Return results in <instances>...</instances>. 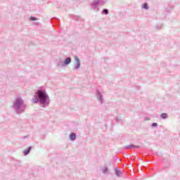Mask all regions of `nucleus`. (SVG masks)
Here are the masks:
<instances>
[{
	"label": "nucleus",
	"mask_w": 180,
	"mask_h": 180,
	"mask_svg": "<svg viewBox=\"0 0 180 180\" xmlns=\"http://www.w3.org/2000/svg\"><path fill=\"white\" fill-rule=\"evenodd\" d=\"M33 103H39L40 108H49L50 105V96L43 87H39L35 92L34 98H32Z\"/></svg>",
	"instance_id": "nucleus-1"
},
{
	"label": "nucleus",
	"mask_w": 180,
	"mask_h": 180,
	"mask_svg": "<svg viewBox=\"0 0 180 180\" xmlns=\"http://www.w3.org/2000/svg\"><path fill=\"white\" fill-rule=\"evenodd\" d=\"M26 104L21 97H17L13 102V109L15 110L17 115H20L21 113H25L26 110Z\"/></svg>",
	"instance_id": "nucleus-2"
},
{
	"label": "nucleus",
	"mask_w": 180,
	"mask_h": 180,
	"mask_svg": "<svg viewBox=\"0 0 180 180\" xmlns=\"http://www.w3.org/2000/svg\"><path fill=\"white\" fill-rule=\"evenodd\" d=\"M106 1L103 0H94L93 3L91 4V8L94 11V12H99V8L98 7V5H105Z\"/></svg>",
	"instance_id": "nucleus-3"
},
{
	"label": "nucleus",
	"mask_w": 180,
	"mask_h": 180,
	"mask_svg": "<svg viewBox=\"0 0 180 180\" xmlns=\"http://www.w3.org/2000/svg\"><path fill=\"white\" fill-rule=\"evenodd\" d=\"M96 98H97L99 103H101V105H103V96L102 95V93H101V91L97 89L96 91Z\"/></svg>",
	"instance_id": "nucleus-4"
},
{
	"label": "nucleus",
	"mask_w": 180,
	"mask_h": 180,
	"mask_svg": "<svg viewBox=\"0 0 180 180\" xmlns=\"http://www.w3.org/2000/svg\"><path fill=\"white\" fill-rule=\"evenodd\" d=\"M75 67L73 70H78L79 69V67H81V62L79 61V58L77 56H75Z\"/></svg>",
	"instance_id": "nucleus-5"
},
{
	"label": "nucleus",
	"mask_w": 180,
	"mask_h": 180,
	"mask_svg": "<svg viewBox=\"0 0 180 180\" xmlns=\"http://www.w3.org/2000/svg\"><path fill=\"white\" fill-rule=\"evenodd\" d=\"M51 22L53 26H60V19L57 18H51Z\"/></svg>",
	"instance_id": "nucleus-6"
},
{
	"label": "nucleus",
	"mask_w": 180,
	"mask_h": 180,
	"mask_svg": "<svg viewBox=\"0 0 180 180\" xmlns=\"http://www.w3.org/2000/svg\"><path fill=\"white\" fill-rule=\"evenodd\" d=\"M70 140L71 141H75V140H77V134L74 133V132H72L70 134Z\"/></svg>",
	"instance_id": "nucleus-7"
},
{
	"label": "nucleus",
	"mask_w": 180,
	"mask_h": 180,
	"mask_svg": "<svg viewBox=\"0 0 180 180\" xmlns=\"http://www.w3.org/2000/svg\"><path fill=\"white\" fill-rule=\"evenodd\" d=\"M32 150V146H29L27 149H25L23 151V155H29V154L30 153V151Z\"/></svg>",
	"instance_id": "nucleus-8"
},
{
	"label": "nucleus",
	"mask_w": 180,
	"mask_h": 180,
	"mask_svg": "<svg viewBox=\"0 0 180 180\" xmlns=\"http://www.w3.org/2000/svg\"><path fill=\"white\" fill-rule=\"evenodd\" d=\"M63 64H65V65H70V64H71V58L68 57L65 58L63 61Z\"/></svg>",
	"instance_id": "nucleus-9"
},
{
	"label": "nucleus",
	"mask_w": 180,
	"mask_h": 180,
	"mask_svg": "<svg viewBox=\"0 0 180 180\" xmlns=\"http://www.w3.org/2000/svg\"><path fill=\"white\" fill-rule=\"evenodd\" d=\"M125 148L127 150H129L130 148H140V146H136V145H133V144H131V145H128L125 147Z\"/></svg>",
	"instance_id": "nucleus-10"
},
{
	"label": "nucleus",
	"mask_w": 180,
	"mask_h": 180,
	"mask_svg": "<svg viewBox=\"0 0 180 180\" xmlns=\"http://www.w3.org/2000/svg\"><path fill=\"white\" fill-rule=\"evenodd\" d=\"M115 172L116 176H118V178L122 176V172H120L119 169H115Z\"/></svg>",
	"instance_id": "nucleus-11"
},
{
	"label": "nucleus",
	"mask_w": 180,
	"mask_h": 180,
	"mask_svg": "<svg viewBox=\"0 0 180 180\" xmlns=\"http://www.w3.org/2000/svg\"><path fill=\"white\" fill-rule=\"evenodd\" d=\"M160 117L161 119H168V114L165 113V112H163L160 115Z\"/></svg>",
	"instance_id": "nucleus-12"
},
{
	"label": "nucleus",
	"mask_w": 180,
	"mask_h": 180,
	"mask_svg": "<svg viewBox=\"0 0 180 180\" xmlns=\"http://www.w3.org/2000/svg\"><path fill=\"white\" fill-rule=\"evenodd\" d=\"M58 67H65V64H64V61H61L60 60L58 64H57Z\"/></svg>",
	"instance_id": "nucleus-13"
},
{
	"label": "nucleus",
	"mask_w": 180,
	"mask_h": 180,
	"mask_svg": "<svg viewBox=\"0 0 180 180\" xmlns=\"http://www.w3.org/2000/svg\"><path fill=\"white\" fill-rule=\"evenodd\" d=\"M102 13H104V15H109V10L107 8H103L102 11Z\"/></svg>",
	"instance_id": "nucleus-14"
},
{
	"label": "nucleus",
	"mask_w": 180,
	"mask_h": 180,
	"mask_svg": "<svg viewBox=\"0 0 180 180\" xmlns=\"http://www.w3.org/2000/svg\"><path fill=\"white\" fill-rule=\"evenodd\" d=\"M115 122L117 123H122L123 120H122V118L117 117L116 119H115Z\"/></svg>",
	"instance_id": "nucleus-15"
},
{
	"label": "nucleus",
	"mask_w": 180,
	"mask_h": 180,
	"mask_svg": "<svg viewBox=\"0 0 180 180\" xmlns=\"http://www.w3.org/2000/svg\"><path fill=\"white\" fill-rule=\"evenodd\" d=\"M142 8H143V9H146V11H148V4H147V3H145L143 4Z\"/></svg>",
	"instance_id": "nucleus-16"
},
{
	"label": "nucleus",
	"mask_w": 180,
	"mask_h": 180,
	"mask_svg": "<svg viewBox=\"0 0 180 180\" xmlns=\"http://www.w3.org/2000/svg\"><path fill=\"white\" fill-rule=\"evenodd\" d=\"M109 171V168L108 167H105L103 169V174H106Z\"/></svg>",
	"instance_id": "nucleus-17"
},
{
	"label": "nucleus",
	"mask_w": 180,
	"mask_h": 180,
	"mask_svg": "<svg viewBox=\"0 0 180 180\" xmlns=\"http://www.w3.org/2000/svg\"><path fill=\"white\" fill-rule=\"evenodd\" d=\"M30 20H31L32 22L37 20V18L32 16L30 18Z\"/></svg>",
	"instance_id": "nucleus-18"
},
{
	"label": "nucleus",
	"mask_w": 180,
	"mask_h": 180,
	"mask_svg": "<svg viewBox=\"0 0 180 180\" xmlns=\"http://www.w3.org/2000/svg\"><path fill=\"white\" fill-rule=\"evenodd\" d=\"M152 127H158V124L157 122L152 123Z\"/></svg>",
	"instance_id": "nucleus-19"
},
{
	"label": "nucleus",
	"mask_w": 180,
	"mask_h": 180,
	"mask_svg": "<svg viewBox=\"0 0 180 180\" xmlns=\"http://www.w3.org/2000/svg\"><path fill=\"white\" fill-rule=\"evenodd\" d=\"M75 20H79V19H81L80 16L76 15L74 17Z\"/></svg>",
	"instance_id": "nucleus-20"
},
{
	"label": "nucleus",
	"mask_w": 180,
	"mask_h": 180,
	"mask_svg": "<svg viewBox=\"0 0 180 180\" xmlns=\"http://www.w3.org/2000/svg\"><path fill=\"white\" fill-rule=\"evenodd\" d=\"M156 28L157 29H162V25H160V26L157 25Z\"/></svg>",
	"instance_id": "nucleus-21"
}]
</instances>
